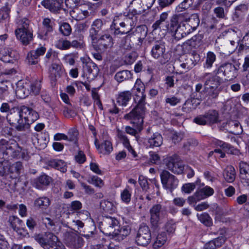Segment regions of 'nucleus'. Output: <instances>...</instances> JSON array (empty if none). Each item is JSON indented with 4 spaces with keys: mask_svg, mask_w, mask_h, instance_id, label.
<instances>
[{
    "mask_svg": "<svg viewBox=\"0 0 249 249\" xmlns=\"http://www.w3.org/2000/svg\"><path fill=\"white\" fill-rule=\"evenodd\" d=\"M214 73L205 72L201 76L200 78L204 80V86L208 99H216L219 94L220 85L222 82V79Z\"/></svg>",
    "mask_w": 249,
    "mask_h": 249,
    "instance_id": "f257e3e1",
    "label": "nucleus"
},
{
    "mask_svg": "<svg viewBox=\"0 0 249 249\" xmlns=\"http://www.w3.org/2000/svg\"><path fill=\"white\" fill-rule=\"evenodd\" d=\"M139 110H136L133 112V109L129 113L124 116V118L130 121V123L132 124L133 127L126 126L125 127V131L126 133L135 136L137 138L138 132H141L143 129V118L145 112L140 114Z\"/></svg>",
    "mask_w": 249,
    "mask_h": 249,
    "instance_id": "f03ea898",
    "label": "nucleus"
},
{
    "mask_svg": "<svg viewBox=\"0 0 249 249\" xmlns=\"http://www.w3.org/2000/svg\"><path fill=\"white\" fill-rule=\"evenodd\" d=\"M6 119L9 124L18 131H24L29 128L30 124L19 108L11 110V113L7 115Z\"/></svg>",
    "mask_w": 249,
    "mask_h": 249,
    "instance_id": "7ed1b4c3",
    "label": "nucleus"
},
{
    "mask_svg": "<svg viewBox=\"0 0 249 249\" xmlns=\"http://www.w3.org/2000/svg\"><path fill=\"white\" fill-rule=\"evenodd\" d=\"M93 48L100 52H105L107 49H111L114 45V40L112 36L108 33H105L100 36L96 41L95 37L91 36Z\"/></svg>",
    "mask_w": 249,
    "mask_h": 249,
    "instance_id": "20e7f679",
    "label": "nucleus"
},
{
    "mask_svg": "<svg viewBox=\"0 0 249 249\" xmlns=\"http://www.w3.org/2000/svg\"><path fill=\"white\" fill-rule=\"evenodd\" d=\"M150 223L153 228H157L160 224V218L164 216L167 211L166 208L160 204L153 205L149 211Z\"/></svg>",
    "mask_w": 249,
    "mask_h": 249,
    "instance_id": "39448f33",
    "label": "nucleus"
},
{
    "mask_svg": "<svg viewBox=\"0 0 249 249\" xmlns=\"http://www.w3.org/2000/svg\"><path fill=\"white\" fill-rule=\"evenodd\" d=\"M145 85L140 79H137L135 82L134 89L136 90L141 96L140 99H135V102L137 103L136 106L133 108V112L137 110H139L140 114H142L143 112H145L146 108L145 107L146 95L144 94Z\"/></svg>",
    "mask_w": 249,
    "mask_h": 249,
    "instance_id": "423d86ee",
    "label": "nucleus"
},
{
    "mask_svg": "<svg viewBox=\"0 0 249 249\" xmlns=\"http://www.w3.org/2000/svg\"><path fill=\"white\" fill-rule=\"evenodd\" d=\"M119 222L115 218L106 217L101 222L99 228L101 231L105 234L114 236L116 228L118 227Z\"/></svg>",
    "mask_w": 249,
    "mask_h": 249,
    "instance_id": "0eeeda50",
    "label": "nucleus"
},
{
    "mask_svg": "<svg viewBox=\"0 0 249 249\" xmlns=\"http://www.w3.org/2000/svg\"><path fill=\"white\" fill-rule=\"evenodd\" d=\"M238 69L231 63H224L221 64L213 71L215 74L222 73L228 79L231 80L235 78L238 75Z\"/></svg>",
    "mask_w": 249,
    "mask_h": 249,
    "instance_id": "6e6552de",
    "label": "nucleus"
},
{
    "mask_svg": "<svg viewBox=\"0 0 249 249\" xmlns=\"http://www.w3.org/2000/svg\"><path fill=\"white\" fill-rule=\"evenodd\" d=\"M161 182L163 187L172 192L178 186V180L173 175L166 170L162 171L160 174Z\"/></svg>",
    "mask_w": 249,
    "mask_h": 249,
    "instance_id": "1a4fd4ad",
    "label": "nucleus"
},
{
    "mask_svg": "<svg viewBox=\"0 0 249 249\" xmlns=\"http://www.w3.org/2000/svg\"><path fill=\"white\" fill-rule=\"evenodd\" d=\"M0 145L3 148L5 153L9 158L18 157L19 156L20 147L18 146L17 142L14 140L7 141L2 139L0 141Z\"/></svg>",
    "mask_w": 249,
    "mask_h": 249,
    "instance_id": "9d476101",
    "label": "nucleus"
},
{
    "mask_svg": "<svg viewBox=\"0 0 249 249\" xmlns=\"http://www.w3.org/2000/svg\"><path fill=\"white\" fill-rule=\"evenodd\" d=\"M58 237L51 232H45L34 236L35 240L44 249H47Z\"/></svg>",
    "mask_w": 249,
    "mask_h": 249,
    "instance_id": "9b49d317",
    "label": "nucleus"
},
{
    "mask_svg": "<svg viewBox=\"0 0 249 249\" xmlns=\"http://www.w3.org/2000/svg\"><path fill=\"white\" fill-rule=\"evenodd\" d=\"M151 239V231L149 228L146 225L141 226L136 237V242L140 246H147Z\"/></svg>",
    "mask_w": 249,
    "mask_h": 249,
    "instance_id": "f8f14e48",
    "label": "nucleus"
},
{
    "mask_svg": "<svg viewBox=\"0 0 249 249\" xmlns=\"http://www.w3.org/2000/svg\"><path fill=\"white\" fill-rule=\"evenodd\" d=\"M152 56L156 59H159L161 64H165L169 60L168 55L165 53V48L161 43L155 44L151 50Z\"/></svg>",
    "mask_w": 249,
    "mask_h": 249,
    "instance_id": "ddd939ff",
    "label": "nucleus"
},
{
    "mask_svg": "<svg viewBox=\"0 0 249 249\" xmlns=\"http://www.w3.org/2000/svg\"><path fill=\"white\" fill-rule=\"evenodd\" d=\"M189 13L188 12H176V14L173 15L170 18L169 30H175L178 25L186 23L187 19H189Z\"/></svg>",
    "mask_w": 249,
    "mask_h": 249,
    "instance_id": "4468645a",
    "label": "nucleus"
},
{
    "mask_svg": "<svg viewBox=\"0 0 249 249\" xmlns=\"http://www.w3.org/2000/svg\"><path fill=\"white\" fill-rule=\"evenodd\" d=\"M167 168L175 174H181L184 170V166L178 160L176 156L170 157L166 159Z\"/></svg>",
    "mask_w": 249,
    "mask_h": 249,
    "instance_id": "2eb2a0df",
    "label": "nucleus"
},
{
    "mask_svg": "<svg viewBox=\"0 0 249 249\" xmlns=\"http://www.w3.org/2000/svg\"><path fill=\"white\" fill-rule=\"evenodd\" d=\"M41 3L51 12L56 13H58L62 8L63 0H43Z\"/></svg>",
    "mask_w": 249,
    "mask_h": 249,
    "instance_id": "dca6fc26",
    "label": "nucleus"
},
{
    "mask_svg": "<svg viewBox=\"0 0 249 249\" xmlns=\"http://www.w3.org/2000/svg\"><path fill=\"white\" fill-rule=\"evenodd\" d=\"M174 33L175 38L178 40H179L182 38L185 37L186 36L193 32V29L189 27L186 23L180 24L178 25L175 30H170Z\"/></svg>",
    "mask_w": 249,
    "mask_h": 249,
    "instance_id": "f3484780",
    "label": "nucleus"
},
{
    "mask_svg": "<svg viewBox=\"0 0 249 249\" xmlns=\"http://www.w3.org/2000/svg\"><path fill=\"white\" fill-rule=\"evenodd\" d=\"M17 38L24 45H28L33 39V31L31 29L15 31Z\"/></svg>",
    "mask_w": 249,
    "mask_h": 249,
    "instance_id": "a211bd4d",
    "label": "nucleus"
},
{
    "mask_svg": "<svg viewBox=\"0 0 249 249\" xmlns=\"http://www.w3.org/2000/svg\"><path fill=\"white\" fill-rule=\"evenodd\" d=\"M19 109L21 112L25 116L30 124L34 123L39 118L38 113L29 107L23 106Z\"/></svg>",
    "mask_w": 249,
    "mask_h": 249,
    "instance_id": "6ab92c4d",
    "label": "nucleus"
},
{
    "mask_svg": "<svg viewBox=\"0 0 249 249\" xmlns=\"http://www.w3.org/2000/svg\"><path fill=\"white\" fill-rule=\"evenodd\" d=\"M191 97L192 98L198 101H202L206 99V98H208V101L210 100V99H208V96L206 93L205 87L204 89H202V84L200 83H198L196 85L195 89L194 91H193L191 94Z\"/></svg>",
    "mask_w": 249,
    "mask_h": 249,
    "instance_id": "aec40b11",
    "label": "nucleus"
},
{
    "mask_svg": "<svg viewBox=\"0 0 249 249\" xmlns=\"http://www.w3.org/2000/svg\"><path fill=\"white\" fill-rule=\"evenodd\" d=\"M225 126L228 132L234 135H239L243 131L242 126L237 121L230 120Z\"/></svg>",
    "mask_w": 249,
    "mask_h": 249,
    "instance_id": "412c9836",
    "label": "nucleus"
},
{
    "mask_svg": "<svg viewBox=\"0 0 249 249\" xmlns=\"http://www.w3.org/2000/svg\"><path fill=\"white\" fill-rule=\"evenodd\" d=\"M163 142V138L162 136L159 133H154L148 139L147 143L150 147L160 146Z\"/></svg>",
    "mask_w": 249,
    "mask_h": 249,
    "instance_id": "4be33fe9",
    "label": "nucleus"
},
{
    "mask_svg": "<svg viewBox=\"0 0 249 249\" xmlns=\"http://www.w3.org/2000/svg\"><path fill=\"white\" fill-rule=\"evenodd\" d=\"M132 93L130 91H124L118 94L117 102L119 106H126L131 99Z\"/></svg>",
    "mask_w": 249,
    "mask_h": 249,
    "instance_id": "5701e85b",
    "label": "nucleus"
},
{
    "mask_svg": "<svg viewBox=\"0 0 249 249\" xmlns=\"http://www.w3.org/2000/svg\"><path fill=\"white\" fill-rule=\"evenodd\" d=\"M223 175L226 181L230 183L233 182L236 177L234 168L231 165L227 166L224 170Z\"/></svg>",
    "mask_w": 249,
    "mask_h": 249,
    "instance_id": "b1692460",
    "label": "nucleus"
},
{
    "mask_svg": "<svg viewBox=\"0 0 249 249\" xmlns=\"http://www.w3.org/2000/svg\"><path fill=\"white\" fill-rule=\"evenodd\" d=\"M214 192V190L212 188L206 186L197 190L196 192V196L198 197V199L202 200L212 196Z\"/></svg>",
    "mask_w": 249,
    "mask_h": 249,
    "instance_id": "393cba45",
    "label": "nucleus"
},
{
    "mask_svg": "<svg viewBox=\"0 0 249 249\" xmlns=\"http://www.w3.org/2000/svg\"><path fill=\"white\" fill-rule=\"evenodd\" d=\"M216 59L215 53L211 51H209L205 57V62L203 63V68L207 70L211 69Z\"/></svg>",
    "mask_w": 249,
    "mask_h": 249,
    "instance_id": "a878e982",
    "label": "nucleus"
},
{
    "mask_svg": "<svg viewBox=\"0 0 249 249\" xmlns=\"http://www.w3.org/2000/svg\"><path fill=\"white\" fill-rule=\"evenodd\" d=\"M50 204V200L46 196L39 197L36 199L34 201V206L41 210L47 209Z\"/></svg>",
    "mask_w": 249,
    "mask_h": 249,
    "instance_id": "bb28decb",
    "label": "nucleus"
},
{
    "mask_svg": "<svg viewBox=\"0 0 249 249\" xmlns=\"http://www.w3.org/2000/svg\"><path fill=\"white\" fill-rule=\"evenodd\" d=\"M99 152L104 155H108L113 150L111 142L109 141H105L101 144L96 145Z\"/></svg>",
    "mask_w": 249,
    "mask_h": 249,
    "instance_id": "cd10ccee",
    "label": "nucleus"
},
{
    "mask_svg": "<svg viewBox=\"0 0 249 249\" xmlns=\"http://www.w3.org/2000/svg\"><path fill=\"white\" fill-rule=\"evenodd\" d=\"M167 240L166 233L162 232L158 234L153 244V248L154 249H159L161 248L166 243Z\"/></svg>",
    "mask_w": 249,
    "mask_h": 249,
    "instance_id": "c85d7f7f",
    "label": "nucleus"
},
{
    "mask_svg": "<svg viewBox=\"0 0 249 249\" xmlns=\"http://www.w3.org/2000/svg\"><path fill=\"white\" fill-rule=\"evenodd\" d=\"M14 52L9 48H4L0 50V58L4 62H10L14 57Z\"/></svg>",
    "mask_w": 249,
    "mask_h": 249,
    "instance_id": "c756f323",
    "label": "nucleus"
},
{
    "mask_svg": "<svg viewBox=\"0 0 249 249\" xmlns=\"http://www.w3.org/2000/svg\"><path fill=\"white\" fill-rule=\"evenodd\" d=\"M71 15L75 18L76 20H81L85 19L89 16V13L87 10H82L75 7L71 11Z\"/></svg>",
    "mask_w": 249,
    "mask_h": 249,
    "instance_id": "7c9ffc66",
    "label": "nucleus"
},
{
    "mask_svg": "<svg viewBox=\"0 0 249 249\" xmlns=\"http://www.w3.org/2000/svg\"><path fill=\"white\" fill-rule=\"evenodd\" d=\"M84 69L85 71L88 72L89 78L95 77L99 72V69L97 65L92 62L87 63Z\"/></svg>",
    "mask_w": 249,
    "mask_h": 249,
    "instance_id": "2f4dec72",
    "label": "nucleus"
},
{
    "mask_svg": "<svg viewBox=\"0 0 249 249\" xmlns=\"http://www.w3.org/2000/svg\"><path fill=\"white\" fill-rule=\"evenodd\" d=\"M200 20L199 16L197 14L194 13L191 15H189V19H187L186 24L191 27L193 31H194L196 30V28L199 24Z\"/></svg>",
    "mask_w": 249,
    "mask_h": 249,
    "instance_id": "473e14b6",
    "label": "nucleus"
},
{
    "mask_svg": "<svg viewBox=\"0 0 249 249\" xmlns=\"http://www.w3.org/2000/svg\"><path fill=\"white\" fill-rule=\"evenodd\" d=\"M119 137L122 142L124 147L127 149L134 158H136L137 156V153L131 146L127 137L123 133H120Z\"/></svg>",
    "mask_w": 249,
    "mask_h": 249,
    "instance_id": "72a5a7b5",
    "label": "nucleus"
},
{
    "mask_svg": "<svg viewBox=\"0 0 249 249\" xmlns=\"http://www.w3.org/2000/svg\"><path fill=\"white\" fill-rule=\"evenodd\" d=\"M132 78V74L130 71L124 70L117 72L115 75V79L119 82L128 80Z\"/></svg>",
    "mask_w": 249,
    "mask_h": 249,
    "instance_id": "f704fd0d",
    "label": "nucleus"
},
{
    "mask_svg": "<svg viewBox=\"0 0 249 249\" xmlns=\"http://www.w3.org/2000/svg\"><path fill=\"white\" fill-rule=\"evenodd\" d=\"M204 114L207 124L216 123L218 122V113L216 110H209Z\"/></svg>",
    "mask_w": 249,
    "mask_h": 249,
    "instance_id": "c9c22d12",
    "label": "nucleus"
},
{
    "mask_svg": "<svg viewBox=\"0 0 249 249\" xmlns=\"http://www.w3.org/2000/svg\"><path fill=\"white\" fill-rule=\"evenodd\" d=\"M83 239L77 235H72L71 237L69 245L73 249H79L83 246Z\"/></svg>",
    "mask_w": 249,
    "mask_h": 249,
    "instance_id": "e433bc0d",
    "label": "nucleus"
},
{
    "mask_svg": "<svg viewBox=\"0 0 249 249\" xmlns=\"http://www.w3.org/2000/svg\"><path fill=\"white\" fill-rule=\"evenodd\" d=\"M132 189L129 185H126L125 188L121 193V198L123 202L128 204L131 200Z\"/></svg>",
    "mask_w": 249,
    "mask_h": 249,
    "instance_id": "4c0bfd02",
    "label": "nucleus"
},
{
    "mask_svg": "<svg viewBox=\"0 0 249 249\" xmlns=\"http://www.w3.org/2000/svg\"><path fill=\"white\" fill-rule=\"evenodd\" d=\"M118 228L115 230V234L113 237H118V239H123L130 232V229L128 226H123L121 228L118 227Z\"/></svg>",
    "mask_w": 249,
    "mask_h": 249,
    "instance_id": "58836bf2",
    "label": "nucleus"
},
{
    "mask_svg": "<svg viewBox=\"0 0 249 249\" xmlns=\"http://www.w3.org/2000/svg\"><path fill=\"white\" fill-rule=\"evenodd\" d=\"M194 0H183L176 8V12L181 13L191 7L194 3Z\"/></svg>",
    "mask_w": 249,
    "mask_h": 249,
    "instance_id": "ea45409f",
    "label": "nucleus"
},
{
    "mask_svg": "<svg viewBox=\"0 0 249 249\" xmlns=\"http://www.w3.org/2000/svg\"><path fill=\"white\" fill-rule=\"evenodd\" d=\"M61 71V66L56 64H53L51 66V80L52 81L55 82L57 77L60 76V71Z\"/></svg>",
    "mask_w": 249,
    "mask_h": 249,
    "instance_id": "a19ab883",
    "label": "nucleus"
},
{
    "mask_svg": "<svg viewBox=\"0 0 249 249\" xmlns=\"http://www.w3.org/2000/svg\"><path fill=\"white\" fill-rule=\"evenodd\" d=\"M17 24L18 27L15 31L30 29L29 28L30 21L26 18H19L18 19Z\"/></svg>",
    "mask_w": 249,
    "mask_h": 249,
    "instance_id": "79ce46f5",
    "label": "nucleus"
},
{
    "mask_svg": "<svg viewBox=\"0 0 249 249\" xmlns=\"http://www.w3.org/2000/svg\"><path fill=\"white\" fill-rule=\"evenodd\" d=\"M49 165L62 172L66 171L65 163L61 160H51Z\"/></svg>",
    "mask_w": 249,
    "mask_h": 249,
    "instance_id": "37998d69",
    "label": "nucleus"
},
{
    "mask_svg": "<svg viewBox=\"0 0 249 249\" xmlns=\"http://www.w3.org/2000/svg\"><path fill=\"white\" fill-rule=\"evenodd\" d=\"M78 132L75 128H71L68 130L67 141L72 142L75 144H77Z\"/></svg>",
    "mask_w": 249,
    "mask_h": 249,
    "instance_id": "c03bdc74",
    "label": "nucleus"
},
{
    "mask_svg": "<svg viewBox=\"0 0 249 249\" xmlns=\"http://www.w3.org/2000/svg\"><path fill=\"white\" fill-rule=\"evenodd\" d=\"M118 23V18H115L113 19V22L111 25V28L112 29H114V34L115 35H124L128 33L130 30H131V28L128 29L127 30H123L122 31H121L119 28V27L117 26Z\"/></svg>",
    "mask_w": 249,
    "mask_h": 249,
    "instance_id": "a18cd8bd",
    "label": "nucleus"
},
{
    "mask_svg": "<svg viewBox=\"0 0 249 249\" xmlns=\"http://www.w3.org/2000/svg\"><path fill=\"white\" fill-rule=\"evenodd\" d=\"M197 216L199 221L206 226L210 227L212 225V219L207 213H204L200 214H197Z\"/></svg>",
    "mask_w": 249,
    "mask_h": 249,
    "instance_id": "49530a36",
    "label": "nucleus"
},
{
    "mask_svg": "<svg viewBox=\"0 0 249 249\" xmlns=\"http://www.w3.org/2000/svg\"><path fill=\"white\" fill-rule=\"evenodd\" d=\"M88 182L96 187L101 188L104 186L103 181L98 177L93 176L89 178Z\"/></svg>",
    "mask_w": 249,
    "mask_h": 249,
    "instance_id": "de8ad7c7",
    "label": "nucleus"
},
{
    "mask_svg": "<svg viewBox=\"0 0 249 249\" xmlns=\"http://www.w3.org/2000/svg\"><path fill=\"white\" fill-rule=\"evenodd\" d=\"M55 46L60 50H67L70 48V41L67 39H59L56 43Z\"/></svg>",
    "mask_w": 249,
    "mask_h": 249,
    "instance_id": "09e8293b",
    "label": "nucleus"
},
{
    "mask_svg": "<svg viewBox=\"0 0 249 249\" xmlns=\"http://www.w3.org/2000/svg\"><path fill=\"white\" fill-rule=\"evenodd\" d=\"M59 31L65 36H69L71 32V28L70 25L66 22L63 23L59 27Z\"/></svg>",
    "mask_w": 249,
    "mask_h": 249,
    "instance_id": "8fccbe9b",
    "label": "nucleus"
},
{
    "mask_svg": "<svg viewBox=\"0 0 249 249\" xmlns=\"http://www.w3.org/2000/svg\"><path fill=\"white\" fill-rule=\"evenodd\" d=\"M165 102L171 106H175L180 102V99L175 96L170 95L165 97Z\"/></svg>",
    "mask_w": 249,
    "mask_h": 249,
    "instance_id": "3c124183",
    "label": "nucleus"
},
{
    "mask_svg": "<svg viewBox=\"0 0 249 249\" xmlns=\"http://www.w3.org/2000/svg\"><path fill=\"white\" fill-rule=\"evenodd\" d=\"M10 9L7 6L3 7L0 10V22L8 19L10 17Z\"/></svg>",
    "mask_w": 249,
    "mask_h": 249,
    "instance_id": "603ef678",
    "label": "nucleus"
},
{
    "mask_svg": "<svg viewBox=\"0 0 249 249\" xmlns=\"http://www.w3.org/2000/svg\"><path fill=\"white\" fill-rule=\"evenodd\" d=\"M170 139L174 143L180 142L183 138V135L181 133L172 131L170 133Z\"/></svg>",
    "mask_w": 249,
    "mask_h": 249,
    "instance_id": "864d4df0",
    "label": "nucleus"
},
{
    "mask_svg": "<svg viewBox=\"0 0 249 249\" xmlns=\"http://www.w3.org/2000/svg\"><path fill=\"white\" fill-rule=\"evenodd\" d=\"M82 204L79 201H73L71 202L69 207V210L71 212L78 213L82 208Z\"/></svg>",
    "mask_w": 249,
    "mask_h": 249,
    "instance_id": "5fc2aeb1",
    "label": "nucleus"
},
{
    "mask_svg": "<svg viewBox=\"0 0 249 249\" xmlns=\"http://www.w3.org/2000/svg\"><path fill=\"white\" fill-rule=\"evenodd\" d=\"M43 25L44 27L46 30V34L47 33L52 32L53 30V26L54 24L53 22L49 18H45L43 19Z\"/></svg>",
    "mask_w": 249,
    "mask_h": 249,
    "instance_id": "6e6d98bb",
    "label": "nucleus"
},
{
    "mask_svg": "<svg viewBox=\"0 0 249 249\" xmlns=\"http://www.w3.org/2000/svg\"><path fill=\"white\" fill-rule=\"evenodd\" d=\"M196 188L195 183H188L183 185L181 191L185 194H190Z\"/></svg>",
    "mask_w": 249,
    "mask_h": 249,
    "instance_id": "4d7b16f0",
    "label": "nucleus"
},
{
    "mask_svg": "<svg viewBox=\"0 0 249 249\" xmlns=\"http://www.w3.org/2000/svg\"><path fill=\"white\" fill-rule=\"evenodd\" d=\"M103 26V22L101 19H96L92 23L91 25V28L90 29L91 31H93V32L96 34L98 31L101 29L102 27Z\"/></svg>",
    "mask_w": 249,
    "mask_h": 249,
    "instance_id": "13d9d810",
    "label": "nucleus"
},
{
    "mask_svg": "<svg viewBox=\"0 0 249 249\" xmlns=\"http://www.w3.org/2000/svg\"><path fill=\"white\" fill-rule=\"evenodd\" d=\"M46 51V48L44 46H40L36 50L31 51V55L38 58L40 56L43 55L45 53Z\"/></svg>",
    "mask_w": 249,
    "mask_h": 249,
    "instance_id": "bf43d9fd",
    "label": "nucleus"
},
{
    "mask_svg": "<svg viewBox=\"0 0 249 249\" xmlns=\"http://www.w3.org/2000/svg\"><path fill=\"white\" fill-rule=\"evenodd\" d=\"M31 92L33 94H38L41 89L40 82L38 81H36L31 84Z\"/></svg>",
    "mask_w": 249,
    "mask_h": 249,
    "instance_id": "052dcab7",
    "label": "nucleus"
},
{
    "mask_svg": "<svg viewBox=\"0 0 249 249\" xmlns=\"http://www.w3.org/2000/svg\"><path fill=\"white\" fill-rule=\"evenodd\" d=\"M198 45V42L197 40V37L196 36H194L191 39L188 40L184 43V46L189 47V49L195 48Z\"/></svg>",
    "mask_w": 249,
    "mask_h": 249,
    "instance_id": "680f3d73",
    "label": "nucleus"
},
{
    "mask_svg": "<svg viewBox=\"0 0 249 249\" xmlns=\"http://www.w3.org/2000/svg\"><path fill=\"white\" fill-rule=\"evenodd\" d=\"M240 176L249 173V164L245 161L239 163Z\"/></svg>",
    "mask_w": 249,
    "mask_h": 249,
    "instance_id": "e2e57ef3",
    "label": "nucleus"
},
{
    "mask_svg": "<svg viewBox=\"0 0 249 249\" xmlns=\"http://www.w3.org/2000/svg\"><path fill=\"white\" fill-rule=\"evenodd\" d=\"M50 182V178L46 175H43L38 178L37 185L39 186V184H40L46 186L48 185Z\"/></svg>",
    "mask_w": 249,
    "mask_h": 249,
    "instance_id": "0e129e2a",
    "label": "nucleus"
},
{
    "mask_svg": "<svg viewBox=\"0 0 249 249\" xmlns=\"http://www.w3.org/2000/svg\"><path fill=\"white\" fill-rule=\"evenodd\" d=\"M23 168L22 164L21 162L18 161L13 164L10 167V170L12 173H16L19 174Z\"/></svg>",
    "mask_w": 249,
    "mask_h": 249,
    "instance_id": "69168bd1",
    "label": "nucleus"
},
{
    "mask_svg": "<svg viewBox=\"0 0 249 249\" xmlns=\"http://www.w3.org/2000/svg\"><path fill=\"white\" fill-rule=\"evenodd\" d=\"M76 57V54L71 53L66 54L63 57V60L66 63H69L71 65H73L75 63V58Z\"/></svg>",
    "mask_w": 249,
    "mask_h": 249,
    "instance_id": "338daca9",
    "label": "nucleus"
},
{
    "mask_svg": "<svg viewBox=\"0 0 249 249\" xmlns=\"http://www.w3.org/2000/svg\"><path fill=\"white\" fill-rule=\"evenodd\" d=\"M139 182L143 190L147 191V189L149 188L148 182L146 178L145 177L142 175L139 176Z\"/></svg>",
    "mask_w": 249,
    "mask_h": 249,
    "instance_id": "774afa93",
    "label": "nucleus"
}]
</instances>
